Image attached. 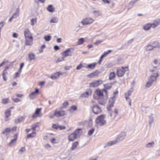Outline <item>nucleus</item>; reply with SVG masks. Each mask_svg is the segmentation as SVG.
Wrapping results in <instances>:
<instances>
[{"instance_id":"1","label":"nucleus","mask_w":160,"mask_h":160,"mask_svg":"<svg viewBox=\"0 0 160 160\" xmlns=\"http://www.w3.org/2000/svg\"><path fill=\"white\" fill-rule=\"evenodd\" d=\"M126 136V132H122L120 134L118 135L115 140L108 142L104 145V147L106 148L109 146L113 145L120 142L124 139Z\"/></svg>"},{"instance_id":"2","label":"nucleus","mask_w":160,"mask_h":160,"mask_svg":"<svg viewBox=\"0 0 160 160\" xmlns=\"http://www.w3.org/2000/svg\"><path fill=\"white\" fill-rule=\"evenodd\" d=\"M82 133V130L78 129L76 130L73 133L68 136L69 141H73L76 139L78 137H79Z\"/></svg>"},{"instance_id":"3","label":"nucleus","mask_w":160,"mask_h":160,"mask_svg":"<svg viewBox=\"0 0 160 160\" xmlns=\"http://www.w3.org/2000/svg\"><path fill=\"white\" fill-rule=\"evenodd\" d=\"M159 74L157 72L152 73L148 78V82L146 83V86L147 87H150L152 84L153 82L156 81Z\"/></svg>"},{"instance_id":"4","label":"nucleus","mask_w":160,"mask_h":160,"mask_svg":"<svg viewBox=\"0 0 160 160\" xmlns=\"http://www.w3.org/2000/svg\"><path fill=\"white\" fill-rule=\"evenodd\" d=\"M106 116L105 115L102 114L98 116L95 120V122L98 125L103 126L106 123L105 120Z\"/></svg>"},{"instance_id":"5","label":"nucleus","mask_w":160,"mask_h":160,"mask_svg":"<svg viewBox=\"0 0 160 160\" xmlns=\"http://www.w3.org/2000/svg\"><path fill=\"white\" fill-rule=\"evenodd\" d=\"M74 51V48H70L62 52L61 53V55L63 56L66 58L68 57L72 56Z\"/></svg>"},{"instance_id":"6","label":"nucleus","mask_w":160,"mask_h":160,"mask_svg":"<svg viewBox=\"0 0 160 160\" xmlns=\"http://www.w3.org/2000/svg\"><path fill=\"white\" fill-rule=\"evenodd\" d=\"M94 21V20L91 18H83L81 22L83 25L85 26L92 23Z\"/></svg>"},{"instance_id":"7","label":"nucleus","mask_w":160,"mask_h":160,"mask_svg":"<svg viewBox=\"0 0 160 160\" xmlns=\"http://www.w3.org/2000/svg\"><path fill=\"white\" fill-rule=\"evenodd\" d=\"M128 68L126 67L124 68L123 67H122L121 68H118L117 70L116 74L118 76V77H122L125 74L126 70H124L125 69L127 68Z\"/></svg>"},{"instance_id":"8","label":"nucleus","mask_w":160,"mask_h":160,"mask_svg":"<svg viewBox=\"0 0 160 160\" xmlns=\"http://www.w3.org/2000/svg\"><path fill=\"white\" fill-rule=\"evenodd\" d=\"M133 88H130L127 92L125 93V99L127 101H128L129 103L130 106L131 105V100L129 98V97L132 94V93L133 92Z\"/></svg>"},{"instance_id":"9","label":"nucleus","mask_w":160,"mask_h":160,"mask_svg":"<svg viewBox=\"0 0 160 160\" xmlns=\"http://www.w3.org/2000/svg\"><path fill=\"white\" fill-rule=\"evenodd\" d=\"M103 92H105L107 96L108 92L105 89L103 90L98 89L95 91V93L99 98L103 97Z\"/></svg>"},{"instance_id":"10","label":"nucleus","mask_w":160,"mask_h":160,"mask_svg":"<svg viewBox=\"0 0 160 160\" xmlns=\"http://www.w3.org/2000/svg\"><path fill=\"white\" fill-rule=\"evenodd\" d=\"M54 115L57 117H59L63 116L65 114V111L62 110L58 111V109H56L54 110Z\"/></svg>"},{"instance_id":"11","label":"nucleus","mask_w":160,"mask_h":160,"mask_svg":"<svg viewBox=\"0 0 160 160\" xmlns=\"http://www.w3.org/2000/svg\"><path fill=\"white\" fill-rule=\"evenodd\" d=\"M103 82L101 80H98L97 81H94L90 84V86L91 87H95L102 84Z\"/></svg>"},{"instance_id":"12","label":"nucleus","mask_w":160,"mask_h":160,"mask_svg":"<svg viewBox=\"0 0 160 160\" xmlns=\"http://www.w3.org/2000/svg\"><path fill=\"white\" fill-rule=\"evenodd\" d=\"M92 110L93 113L95 114H98L102 112V109L98 105L93 106L92 108Z\"/></svg>"},{"instance_id":"13","label":"nucleus","mask_w":160,"mask_h":160,"mask_svg":"<svg viewBox=\"0 0 160 160\" xmlns=\"http://www.w3.org/2000/svg\"><path fill=\"white\" fill-rule=\"evenodd\" d=\"M17 139L18 134H16L14 136V138L12 139L10 142L8 143V146L10 147H12L14 146L16 143Z\"/></svg>"},{"instance_id":"14","label":"nucleus","mask_w":160,"mask_h":160,"mask_svg":"<svg viewBox=\"0 0 160 160\" xmlns=\"http://www.w3.org/2000/svg\"><path fill=\"white\" fill-rule=\"evenodd\" d=\"M64 72H58L55 73L51 76V78L53 80L57 79L59 78L60 75H62Z\"/></svg>"},{"instance_id":"15","label":"nucleus","mask_w":160,"mask_h":160,"mask_svg":"<svg viewBox=\"0 0 160 160\" xmlns=\"http://www.w3.org/2000/svg\"><path fill=\"white\" fill-rule=\"evenodd\" d=\"M39 90L36 88L35 91L31 93L29 95V98L31 99H34L36 97V95L38 93Z\"/></svg>"},{"instance_id":"16","label":"nucleus","mask_w":160,"mask_h":160,"mask_svg":"<svg viewBox=\"0 0 160 160\" xmlns=\"http://www.w3.org/2000/svg\"><path fill=\"white\" fill-rule=\"evenodd\" d=\"M19 10L18 8H17L15 12L12 15V17L9 19V21H11L13 18H16L18 17L19 14Z\"/></svg>"},{"instance_id":"17","label":"nucleus","mask_w":160,"mask_h":160,"mask_svg":"<svg viewBox=\"0 0 160 160\" xmlns=\"http://www.w3.org/2000/svg\"><path fill=\"white\" fill-rule=\"evenodd\" d=\"M152 28H155L160 25V19H157L153 21V22L151 23Z\"/></svg>"},{"instance_id":"18","label":"nucleus","mask_w":160,"mask_h":160,"mask_svg":"<svg viewBox=\"0 0 160 160\" xmlns=\"http://www.w3.org/2000/svg\"><path fill=\"white\" fill-rule=\"evenodd\" d=\"M33 38H25V44L26 45L31 46L33 42Z\"/></svg>"},{"instance_id":"19","label":"nucleus","mask_w":160,"mask_h":160,"mask_svg":"<svg viewBox=\"0 0 160 160\" xmlns=\"http://www.w3.org/2000/svg\"><path fill=\"white\" fill-rule=\"evenodd\" d=\"M24 34L25 38H33L32 36L30 31L27 29L25 30Z\"/></svg>"},{"instance_id":"20","label":"nucleus","mask_w":160,"mask_h":160,"mask_svg":"<svg viewBox=\"0 0 160 160\" xmlns=\"http://www.w3.org/2000/svg\"><path fill=\"white\" fill-rule=\"evenodd\" d=\"M92 93V91L91 90L88 89L86 92H84L82 94V97H88L89 96L91 95Z\"/></svg>"},{"instance_id":"21","label":"nucleus","mask_w":160,"mask_h":160,"mask_svg":"<svg viewBox=\"0 0 160 160\" xmlns=\"http://www.w3.org/2000/svg\"><path fill=\"white\" fill-rule=\"evenodd\" d=\"M100 73V72L97 71L94 72L88 75V76L90 78H91L92 77L98 76Z\"/></svg>"},{"instance_id":"22","label":"nucleus","mask_w":160,"mask_h":160,"mask_svg":"<svg viewBox=\"0 0 160 160\" xmlns=\"http://www.w3.org/2000/svg\"><path fill=\"white\" fill-rule=\"evenodd\" d=\"M5 120L7 121L8 120V117L11 115V111L8 109L5 112Z\"/></svg>"},{"instance_id":"23","label":"nucleus","mask_w":160,"mask_h":160,"mask_svg":"<svg viewBox=\"0 0 160 160\" xmlns=\"http://www.w3.org/2000/svg\"><path fill=\"white\" fill-rule=\"evenodd\" d=\"M115 97L114 96L110 99L109 101V104L110 107H113V105L115 102Z\"/></svg>"},{"instance_id":"24","label":"nucleus","mask_w":160,"mask_h":160,"mask_svg":"<svg viewBox=\"0 0 160 160\" xmlns=\"http://www.w3.org/2000/svg\"><path fill=\"white\" fill-rule=\"evenodd\" d=\"M47 10L51 12H53L55 11V9L52 5H49L47 8Z\"/></svg>"},{"instance_id":"25","label":"nucleus","mask_w":160,"mask_h":160,"mask_svg":"<svg viewBox=\"0 0 160 160\" xmlns=\"http://www.w3.org/2000/svg\"><path fill=\"white\" fill-rule=\"evenodd\" d=\"M102 98L103 97L99 98H100L98 99V102L100 104L104 105L106 102V99H103Z\"/></svg>"},{"instance_id":"26","label":"nucleus","mask_w":160,"mask_h":160,"mask_svg":"<svg viewBox=\"0 0 160 160\" xmlns=\"http://www.w3.org/2000/svg\"><path fill=\"white\" fill-rule=\"evenodd\" d=\"M25 117H21L17 119H15L14 120L15 123L16 124H17L18 123H20L21 122H22L25 119Z\"/></svg>"},{"instance_id":"27","label":"nucleus","mask_w":160,"mask_h":160,"mask_svg":"<svg viewBox=\"0 0 160 160\" xmlns=\"http://www.w3.org/2000/svg\"><path fill=\"white\" fill-rule=\"evenodd\" d=\"M154 47L152 46L149 43L145 47V50L146 51H149L152 50L154 49Z\"/></svg>"},{"instance_id":"28","label":"nucleus","mask_w":160,"mask_h":160,"mask_svg":"<svg viewBox=\"0 0 160 160\" xmlns=\"http://www.w3.org/2000/svg\"><path fill=\"white\" fill-rule=\"evenodd\" d=\"M96 65V63H93L88 64V66L86 67V68L93 69L95 68Z\"/></svg>"},{"instance_id":"29","label":"nucleus","mask_w":160,"mask_h":160,"mask_svg":"<svg viewBox=\"0 0 160 160\" xmlns=\"http://www.w3.org/2000/svg\"><path fill=\"white\" fill-rule=\"evenodd\" d=\"M92 13L96 17H98L101 15L100 11L98 10L93 11Z\"/></svg>"},{"instance_id":"30","label":"nucleus","mask_w":160,"mask_h":160,"mask_svg":"<svg viewBox=\"0 0 160 160\" xmlns=\"http://www.w3.org/2000/svg\"><path fill=\"white\" fill-rule=\"evenodd\" d=\"M151 28H152L151 23H148L143 26V28L144 30L146 31L149 30Z\"/></svg>"},{"instance_id":"31","label":"nucleus","mask_w":160,"mask_h":160,"mask_svg":"<svg viewBox=\"0 0 160 160\" xmlns=\"http://www.w3.org/2000/svg\"><path fill=\"white\" fill-rule=\"evenodd\" d=\"M158 69V67L157 66H152L150 69V72H153L154 71H155V72H158L157 71V70Z\"/></svg>"},{"instance_id":"32","label":"nucleus","mask_w":160,"mask_h":160,"mask_svg":"<svg viewBox=\"0 0 160 160\" xmlns=\"http://www.w3.org/2000/svg\"><path fill=\"white\" fill-rule=\"evenodd\" d=\"M30 61L35 60V55L33 53H29L28 55Z\"/></svg>"},{"instance_id":"33","label":"nucleus","mask_w":160,"mask_h":160,"mask_svg":"<svg viewBox=\"0 0 160 160\" xmlns=\"http://www.w3.org/2000/svg\"><path fill=\"white\" fill-rule=\"evenodd\" d=\"M115 77V74L114 72H111L109 74V79L113 80Z\"/></svg>"},{"instance_id":"34","label":"nucleus","mask_w":160,"mask_h":160,"mask_svg":"<svg viewBox=\"0 0 160 160\" xmlns=\"http://www.w3.org/2000/svg\"><path fill=\"white\" fill-rule=\"evenodd\" d=\"M58 22V18L57 17L52 18L50 21L51 23H57Z\"/></svg>"},{"instance_id":"35","label":"nucleus","mask_w":160,"mask_h":160,"mask_svg":"<svg viewBox=\"0 0 160 160\" xmlns=\"http://www.w3.org/2000/svg\"><path fill=\"white\" fill-rule=\"evenodd\" d=\"M155 143L153 142H149L146 144L145 146L146 148H150L152 147L154 145Z\"/></svg>"},{"instance_id":"36","label":"nucleus","mask_w":160,"mask_h":160,"mask_svg":"<svg viewBox=\"0 0 160 160\" xmlns=\"http://www.w3.org/2000/svg\"><path fill=\"white\" fill-rule=\"evenodd\" d=\"M78 144V142H75L72 143V146L71 148L72 150H73L76 148Z\"/></svg>"},{"instance_id":"37","label":"nucleus","mask_w":160,"mask_h":160,"mask_svg":"<svg viewBox=\"0 0 160 160\" xmlns=\"http://www.w3.org/2000/svg\"><path fill=\"white\" fill-rule=\"evenodd\" d=\"M111 52V50H108L107 52H105L103 54H102L101 56V58H103L104 57H106L107 55Z\"/></svg>"},{"instance_id":"38","label":"nucleus","mask_w":160,"mask_h":160,"mask_svg":"<svg viewBox=\"0 0 160 160\" xmlns=\"http://www.w3.org/2000/svg\"><path fill=\"white\" fill-rule=\"evenodd\" d=\"M8 74V72H5V70H4L2 72V75L3 76V78L5 81H6L7 80V75Z\"/></svg>"},{"instance_id":"39","label":"nucleus","mask_w":160,"mask_h":160,"mask_svg":"<svg viewBox=\"0 0 160 160\" xmlns=\"http://www.w3.org/2000/svg\"><path fill=\"white\" fill-rule=\"evenodd\" d=\"M11 131L10 128H7L2 132L3 134H6L7 135Z\"/></svg>"},{"instance_id":"40","label":"nucleus","mask_w":160,"mask_h":160,"mask_svg":"<svg viewBox=\"0 0 160 160\" xmlns=\"http://www.w3.org/2000/svg\"><path fill=\"white\" fill-rule=\"evenodd\" d=\"M153 118L152 114H151L149 116V123L150 125H151L152 124L153 122Z\"/></svg>"},{"instance_id":"41","label":"nucleus","mask_w":160,"mask_h":160,"mask_svg":"<svg viewBox=\"0 0 160 160\" xmlns=\"http://www.w3.org/2000/svg\"><path fill=\"white\" fill-rule=\"evenodd\" d=\"M36 135V132H33L32 133L29 134L27 136V138H30L34 137Z\"/></svg>"},{"instance_id":"42","label":"nucleus","mask_w":160,"mask_h":160,"mask_svg":"<svg viewBox=\"0 0 160 160\" xmlns=\"http://www.w3.org/2000/svg\"><path fill=\"white\" fill-rule=\"evenodd\" d=\"M150 43L152 46L154 47V48L157 47L159 44L158 42L157 41H154Z\"/></svg>"},{"instance_id":"43","label":"nucleus","mask_w":160,"mask_h":160,"mask_svg":"<svg viewBox=\"0 0 160 160\" xmlns=\"http://www.w3.org/2000/svg\"><path fill=\"white\" fill-rule=\"evenodd\" d=\"M62 57L60 58H58L57 61H56V62H60L62 61H63L65 60V58L62 55Z\"/></svg>"},{"instance_id":"44","label":"nucleus","mask_w":160,"mask_h":160,"mask_svg":"<svg viewBox=\"0 0 160 160\" xmlns=\"http://www.w3.org/2000/svg\"><path fill=\"white\" fill-rule=\"evenodd\" d=\"M68 105V102H64L63 103V106L62 107H60L59 108V110H62L63 108H66V107Z\"/></svg>"},{"instance_id":"45","label":"nucleus","mask_w":160,"mask_h":160,"mask_svg":"<svg viewBox=\"0 0 160 160\" xmlns=\"http://www.w3.org/2000/svg\"><path fill=\"white\" fill-rule=\"evenodd\" d=\"M84 40V39L82 38H81L78 39L77 42L78 45H81L83 43Z\"/></svg>"},{"instance_id":"46","label":"nucleus","mask_w":160,"mask_h":160,"mask_svg":"<svg viewBox=\"0 0 160 160\" xmlns=\"http://www.w3.org/2000/svg\"><path fill=\"white\" fill-rule=\"evenodd\" d=\"M38 126V123H36L32 124V129L34 130H36V128Z\"/></svg>"},{"instance_id":"47","label":"nucleus","mask_w":160,"mask_h":160,"mask_svg":"<svg viewBox=\"0 0 160 160\" xmlns=\"http://www.w3.org/2000/svg\"><path fill=\"white\" fill-rule=\"evenodd\" d=\"M95 130V129L94 128H92L90 130H89L88 132V135L89 136L92 135L94 131Z\"/></svg>"},{"instance_id":"48","label":"nucleus","mask_w":160,"mask_h":160,"mask_svg":"<svg viewBox=\"0 0 160 160\" xmlns=\"http://www.w3.org/2000/svg\"><path fill=\"white\" fill-rule=\"evenodd\" d=\"M112 87V85L111 84H107L104 85V87L106 90V89H109L111 88Z\"/></svg>"},{"instance_id":"49","label":"nucleus","mask_w":160,"mask_h":160,"mask_svg":"<svg viewBox=\"0 0 160 160\" xmlns=\"http://www.w3.org/2000/svg\"><path fill=\"white\" fill-rule=\"evenodd\" d=\"M51 38V37L50 36L48 35L47 36H45L44 37V39L46 41H49Z\"/></svg>"},{"instance_id":"50","label":"nucleus","mask_w":160,"mask_h":160,"mask_svg":"<svg viewBox=\"0 0 160 160\" xmlns=\"http://www.w3.org/2000/svg\"><path fill=\"white\" fill-rule=\"evenodd\" d=\"M77 109V107L75 106H73L71 107L69 109L70 112H72L76 110Z\"/></svg>"},{"instance_id":"51","label":"nucleus","mask_w":160,"mask_h":160,"mask_svg":"<svg viewBox=\"0 0 160 160\" xmlns=\"http://www.w3.org/2000/svg\"><path fill=\"white\" fill-rule=\"evenodd\" d=\"M25 147H22L19 150L18 153L20 154H22L23 152L25 151Z\"/></svg>"},{"instance_id":"52","label":"nucleus","mask_w":160,"mask_h":160,"mask_svg":"<svg viewBox=\"0 0 160 160\" xmlns=\"http://www.w3.org/2000/svg\"><path fill=\"white\" fill-rule=\"evenodd\" d=\"M9 101V99L8 98L3 99L2 100V103L3 104H6Z\"/></svg>"},{"instance_id":"53","label":"nucleus","mask_w":160,"mask_h":160,"mask_svg":"<svg viewBox=\"0 0 160 160\" xmlns=\"http://www.w3.org/2000/svg\"><path fill=\"white\" fill-rule=\"evenodd\" d=\"M83 66L82 65V64H80L79 65L77 66L76 68V69L78 70H79L81 69L82 67H83Z\"/></svg>"},{"instance_id":"54","label":"nucleus","mask_w":160,"mask_h":160,"mask_svg":"<svg viewBox=\"0 0 160 160\" xmlns=\"http://www.w3.org/2000/svg\"><path fill=\"white\" fill-rule=\"evenodd\" d=\"M36 18H32L31 20V24L32 25H33L35 22H36Z\"/></svg>"},{"instance_id":"55","label":"nucleus","mask_w":160,"mask_h":160,"mask_svg":"<svg viewBox=\"0 0 160 160\" xmlns=\"http://www.w3.org/2000/svg\"><path fill=\"white\" fill-rule=\"evenodd\" d=\"M56 141V139L54 138H53L51 139L50 140V141L53 144L57 143Z\"/></svg>"},{"instance_id":"56","label":"nucleus","mask_w":160,"mask_h":160,"mask_svg":"<svg viewBox=\"0 0 160 160\" xmlns=\"http://www.w3.org/2000/svg\"><path fill=\"white\" fill-rule=\"evenodd\" d=\"M12 100L15 102H18L20 101V100L18 98H12Z\"/></svg>"},{"instance_id":"57","label":"nucleus","mask_w":160,"mask_h":160,"mask_svg":"<svg viewBox=\"0 0 160 160\" xmlns=\"http://www.w3.org/2000/svg\"><path fill=\"white\" fill-rule=\"evenodd\" d=\"M103 2L105 4H109L110 0H102Z\"/></svg>"},{"instance_id":"58","label":"nucleus","mask_w":160,"mask_h":160,"mask_svg":"<svg viewBox=\"0 0 160 160\" xmlns=\"http://www.w3.org/2000/svg\"><path fill=\"white\" fill-rule=\"evenodd\" d=\"M44 147L45 148L48 149L50 148L51 147V146L49 144L47 143L44 145Z\"/></svg>"},{"instance_id":"59","label":"nucleus","mask_w":160,"mask_h":160,"mask_svg":"<svg viewBox=\"0 0 160 160\" xmlns=\"http://www.w3.org/2000/svg\"><path fill=\"white\" fill-rule=\"evenodd\" d=\"M58 126L59 125L57 124H54L52 126V127L53 128L58 129Z\"/></svg>"},{"instance_id":"60","label":"nucleus","mask_w":160,"mask_h":160,"mask_svg":"<svg viewBox=\"0 0 160 160\" xmlns=\"http://www.w3.org/2000/svg\"><path fill=\"white\" fill-rule=\"evenodd\" d=\"M41 109L38 108H37L36 109L35 112V114H39V113H40V112L41 111Z\"/></svg>"},{"instance_id":"61","label":"nucleus","mask_w":160,"mask_h":160,"mask_svg":"<svg viewBox=\"0 0 160 160\" xmlns=\"http://www.w3.org/2000/svg\"><path fill=\"white\" fill-rule=\"evenodd\" d=\"M65 128V127L63 126H58V129L59 130H62Z\"/></svg>"},{"instance_id":"62","label":"nucleus","mask_w":160,"mask_h":160,"mask_svg":"<svg viewBox=\"0 0 160 160\" xmlns=\"http://www.w3.org/2000/svg\"><path fill=\"white\" fill-rule=\"evenodd\" d=\"M20 75V74L18 72H16L15 73L14 78H17L19 77Z\"/></svg>"},{"instance_id":"63","label":"nucleus","mask_w":160,"mask_h":160,"mask_svg":"<svg viewBox=\"0 0 160 160\" xmlns=\"http://www.w3.org/2000/svg\"><path fill=\"white\" fill-rule=\"evenodd\" d=\"M54 48L56 50H58L60 49V48L58 46L56 45L54 46Z\"/></svg>"},{"instance_id":"64","label":"nucleus","mask_w":160,"mask_h":160,"mask_svg":"<svg viewBox=\"0 0 160 160\" xmlns=\"http://www.w3.org/2000/svg\"><path fill=\"white\" fill-rule=\"evenodd\" d=\"M45 82L44 81H42L39 82V85L40 86H43L45 84Z\"/></svg>"}]
</instances>
